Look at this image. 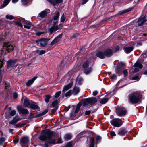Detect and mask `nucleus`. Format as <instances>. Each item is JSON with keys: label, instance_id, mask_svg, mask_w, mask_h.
Returning a JSON list of instances; mask_svg holds the SVG:
<instances>
[{"label": "nucleus", "instance_id": "f03ea898", "mask_svg": "<svg viewBox=\"0 0 147 147\" xmlns=\"http://www.w3.org/2000/svg\"><path fill=\"white\" fill-rule=\"evenodd\" d=\"M140 94L138 92H134L130 98V102L132 103L138 102L140 99Z\"/></svg>", "mask_w": 147, "mask_h": 147}, {"label": "nucleus", "instance_id": "338daca9", "mask_svg": "<svg viewBox=\"0 0 147 147\" xmlns=\"http://www.w3.org/2000/svg\"><path fill=\"white\" fill-rule=\"evenodd\" d=\"M58 142L59 143H62V141L61 138H59L58 139Z\"/></svg>", "mask_w": 147, "mask_h": 147}, {"label": "nucleus", "instance_id": "72a5a7b5", "mask_svg": "<svg viewBox=\"0 0 147 147\" xmlns=\"http://www.w3.org/2000/svg\"><path fill=\"white\" fill-rule=\"evenodd\" d=\"M16 120V117H13V119L9 122V124L12 125H14L17 123Z\"/></svg>", "mask_w": 147, "mask_h": 147}, {"label": "nucleus", "instance_id": "39448f33", "mask_svg": "<svg viewBox=\"0 0 147 147\" xmlns=\"http://www.w3.org/2000/svg\"><path fill=\"white\" fill-rule=\"evenodd\" d=\"M115 108L117 115L119 116L124 115L126 113V111L124 107L117 106Z\"/></svg>", "mask_w": 147, "mask_h": 147}, {"label": "nucleus", "instance_id": "a211bd4d", "mask_svg": "<svg viewBox=\"0 0 147 147\" xmlns=\"http://www.w3.org/2000/svg\"><path fill=\"white\" fill-rule=\"evenodd\" d=\"M37 78V77L35 76L32 79L29 80L26 83V86H31Z\"/></svg>", "mask_w": 147, "mask_h": 147}, {"label": "nucleus", "instance_id": "49530a36", "mask_svg": "<svg viewBox=\"0 0 147 147\" xmlns=\"http://www.w3.org/2000/svg\"><path fill=\"white\" fill-rule=\"evenodd\" d=\"M44 32H40V31H38L36 32L35 34L36 35L39 36L42 35V34H44Z\"/></svg>", "mask_w": 147, "mask_h": 147}, {"label": "nucleus", "instance_id": "052dcab7", "mask_svg": "<svg viewBox=\"0 0 147 147\" xmlns=\"http://www.w3.org/2000/svg\"><path fill=\"white\" fill-rule=\"evenodd\" d=\"M45 51L44 50H41V51H40V55H42V54H45Z\"/></svg>", "mask_w": 147, "mask_h": 147}, {"label": "nucleus", "instance_id": "dca6fc26", "mask_svg": "<svg viewBox=\"0 0 147 147\" xmlns=\"http://www.w3.org/2000/svg\"><path fill=\"white\" fill-rule=\"evenodd\" d=\"M29 141V139L28 137H24L21 139L20 140V144L24 146L27 144Z\"/></svg>", "mask_w": 147, "mask_h": 147}, {"label": "nucleus", "instance_id": "c03bdc74", "mask_svg": "<svg viewBox=\"0 0 147 147\" xmlns=\"http://www.w3.org/2000/svg\"><path fill=\"white\" fill-rule=\"evenodd\" d=\"M61 91H58L56 92L55 95V98H57L59 97L61 94Z\"/></svg>", "mask_w": 147, "mask_h": 147}, {"label": "nucleus", "instance_id": "4468645a", "mask_svg": "<svg viewBox=\"0 0 147 147\" xmlns=\"http://www.w3.org/2000/svg\"><path fill=\"white\" fill-rule=\"evenodd\" d=\"M17 61V60H10L7 61V67L9 68L13 67L16 64Z\"/></svg>", "mask_w": 147, "mask_h": 147}, {"label": "nucleus", "instance_id": "680f3d73", "mask_svg": "<svg viewBox=\"0 0 147 147\" xmlns=\"http://www.w3.org/2000/svg\"><path fill=\"white\" fill-rule=\"evenodd\" d=\"M110 135L112 136H116V134L114 131H112L110 132Z\"/></svg>", "mask_w": 147, "mask_h": 147}, {"label": "nucleus", "instance_id": "69168bd1", "mask_svg": "<svg viewBox=\"0 0 147 147\" xmlns=\"http://www.w3.org/2000/svg\"><path fill=\"white\" fill-rule=\"evenodd\" d=\"M90 113H91L90 111V110L87 111H86V112L85 113V114L86 115H88L90 114Z\"/></svg>", "mask_w": 147, "mask_h": 147}, {"label": "nucleus", "instance_id": "7ed1b4c3", "mask_svg": "<svg viewBox=\"0 0 147 147\" xmlns=\"http://www.w3.org/2000/svg\"><path fill=\"white\" fill-rule=\"evenodd\" d=\"M14 47V46L10 43H5L4 44L2 51L3 53H6V51L7 53H8L13 50V49Z\"/></svg>", "mask_w": 147, "mask_h": 147}, {"label": "nucleus", "instance_id": "bf43d9fd", "mask_svg": "<svg viewBox=\"0 0 147 147\" xmlns=\"http://www.w3.org/2000/svg\"><path fill=\"white\" fill-rule=\"evenodd\" d=\"M13 98L14 99L18 97V95L17 93L16 92H15L13 93Z\"/></svg>", "mask_w": 147, "mask_h": 147}, {"label": "nucleus", "instance_id": "c756f323", "mask_svg": "<svg viewBox=\"0 0 147 147\" xmlns=\"http://www.w3.org/2000/svg\"><path fill=\"white\" fill-rule=\"evenodd\" d=\"M132 9V8H131V7L125 10L124 11H120V12H119V15H121L124 13H126L127 12L130 11H131V10Z\"/></svg>", "mask_w": 147, "mask_h": 147}, {"label": "nucleus", "instance_id": "e2e57ef3", "mask_svg": "<svg viewBox=\"0 0 147 147\" xmlns=\"http://www.w3.org/2000/svg\"><path fill=\"white\" fill-rule=\"evenodd\" d=\"M57 108H58V107H56L53 108L52 109V113H54L57 110Z\"/></svg>", "mask_w": 147, "mask_h": 147}, {"label": "nucleus", "instance_id": "bb28decb", "mask_svg": "<svg viewBox=\"0 0 147 147\" xmlns=\"http://www.w3.org/2000/svg\"><path fill=\"white\" fill-rule=\"evenodd\" d=\"M90 64V62L88 61H85L83 65V67L84 69L85 70V69L87 68L89 66Z\"/></svg>", "mask_w": 147, "mask_h": 147}, {"label": "nucleus", "instance_id": "ddd939ff", "mask_svg": "<svg viewBox=\"0 0 147 147\" xmlns=\"http://www.w3.org/2000/svg\"><path fill=\"white\" fill-rule=\"evenodd\" d=\"M49 12L50 10L48 9H46L39 14L38 18L40 17L42 18H45Z\"/></svg>", "mask_w": 147, "mask_h": 147}, {"label": "nucleus", "instance_id": "0eeeda50", "mask_svg": "<svg viewBox=\"0 0 147 147\" xmlns=\"http://www.w3.org/2000/svg\"><path fill=\"white\" fill-rule=\"evenodd\" d=\"M17 109L20 115L22 114L26 115L28 114L29 112L28 110L22 108L20 105H18L17 107Z\"/></svg>", "mask_w": 147, "mask_h": 147}, {"label": "nucleus", "instance_id": "c9c22d12", "mask_svg": "<svg viewBox=\"0 0 147 147\" xmlns=\"http://www.w3.org/2000/svg\"><path fill=\"white\" fill-rule=\"evenodd\" d=\"M71 138V135L69 134H66L64 137L65 139L67 140H70Z\"/></svg>", "mask_w": 147, "mask_h": 147}, {"label": "nucleus", "instance_id": "a18cd8bd", "mask_svg": "<svg viewBox=\"0 0 147 147\" xmlns=\"http://www.w3.org/2000/svg\"><path fill=\"white\" fill-rule=\"evenodd\" d=\"M6 18L7 19L12 20L14 18V16L12 15H7Z\"/></svg>", "mask_w": 147, "mask_h": 147}, {"label": "nucleus", "instance_id": "f704fd0d", "mask_svg": "<svg viewBox=\"0 0 147 147\" xmlns=\"http://www.w3.org/2000/svg\"><path fill=\"white\" fill-rule=\"evenodd\" d=\"M91 143L90 144L89 147H94V139L93 138H91L90 139Z\"/></svg>", "mask_w": 147, "mask_h": 147}, {"label": "nucleus", "instance_id": "a878e982", "mask_svg": "<svg viewBox=\"0 0 147 147\" xmlns=\"http://www.w3.org/2000/svg\"><path fill=\"white\" fill-rule=\"evenodd\" d=\"M58 101L57 100H56L53 101L51 104L50 105V107H51L54 108L56 107H58Z\"/></svg>", "mask_w": 147, "mask_h": 147}, {"label": "nucleus", "instance_id": "20e7f679", "mask_svg": "<svg viewBox=\"0 0 147 147\" xmlns=\"http://www.w3.org/2000/svg\"><path fill=\"white\" fill-rule=\"evenodd\" d=\"M123 121L120 119L115 118L110 121L111 124L115 127H119L123 124Z\"/></svg>", "mask_w": 147, "mask_h": 147}, {"label": "nucleus", "instance_id": "b1692460", "mask_svg": "<svg viewBox=\"0 0 147 147\" xmlns=\"http://www.w3.org/2000/svg\"><path fill=\"white\" fill-rule=\"evenodd\" d=\"M92 70V69L91 67H90L89 68H87L85 69L84 70V72L86 74H88L90 73Z\"/></svg>", "mask_w": 147, "mask_h": 147}, {"label": "nucleus", "instance_id": "1a4fd4ad", "mask_svg": "<svg viewBox=\"0 0 147 147\" xmlns=\"http://www.w3.org/2000/svg\"><path fill=\"white\" fill-rule=\"evenodd\" d=\"M59 16V12L58 11H56L52 19V21L53 23V25H57V24L58 23Z\"/></svg>", "mask_w": 147, "mask_h": 147}, {"label": "nucleus", "instance_id": "09e8293b", "mask_svg": "<svg viewBox=\"0 0 147 147\" xmlns=\"http://www.w3.org/2000/svg\"><path fill=\"white\" fill-rule=\"evenodd\" d=\"M5 139L4 138L2 137L0 138V145H2L5 141Z\"/></svg>", "mask_w": 147, "mask_h": 147}, {"label": "nucleus", "instance_id": "cd10ccee", "mask_svg": "<svg viewBox=\"0 0 147 147\" xmlns=\"http://www.w3.org/2000/svg\"><path fill=\"white\" fill-rule=\"evenodd\" d=\"M24 104L26 107L30 106V103L28 99L26 98L24 100Z\"/></svg>", "mask_w": 147, "mask_h": 147}, {"label": "nucleus", "instance_id": "473e14b6", "mask_svg": "<svg viewBox=\"0 0 147 147\" xmlns=\"http://www.w3.org/2000/svg\"><path fill=\"white\" fill-rule=\"evenodd\" d=\"M50 143L53 144H55V143L53 141H51L50 142L46 141L45 142V147H48L49 146L50 144Z\"/></svg>", "mask_w": 147, "mask_h": 147}, {"label": "nucleus", "instance_id": "2f4dec72", "mask_svg": "<svg viewBox=\"0 0 147 147\" xmlns=\"http://www.w3.org/2000/svg\"><path fill=\"white\" fill-rule=\"evenodd\" d=\"M10 0H5L3 2V5L1 6V8H3L6 6L9 3Z\"/></svg>", "mask_w": 147, "mask_h": 147}, {"label": "nucleus", "instance_id": "6e6552de", "mask_svg": "<svg viewBox=\"0 0 147 147\" xmlns=\"http://www.w3.org/2000/svg\"><path fill=\"white\" fill-rule=\"evenodd\" d=\"M59 27L57 25H53L51 28H49V34H52L53 32L56 31L59 29H61L62 27V25L60 24L59 25Z\"/></svg>", "mask_w": 147, "mask_h": 147}, {"label": "nucleus", "instance_id": "5fc2aeb1", "mask_svg": "<svg viewBox=\"0 0 147 147\" xmlns=\"http://www.w3.org/2000/svg\"><path fill=\"white\" fill-rule=\"evenodd\" d=\"M72 145V142H69L67 143L66 147H71Z\"/></svg>", "mask_w": 147, "mask_h": 147}, {"label": "nucleus", "instance_id": "6e6d98bb", "mask_svg": "<svg viewBox=\"0 0 147 147\" xmlns=\"http://www.w3.org/2000/svg\"><path fill=\"white\" fill-rule=\"evenodd\" d=\"M123 74L125 76H127L128 72L127 69L124 70L123 71Z\"/></svg>", "mask_w": 147, "mask_h": 147}, {"label": "nucleus", "instance_id": "f257e3e1", "mask_svg": "<svg viewBox=\"0 0 147 147\" xmlns=\"http://www.w3.org/2000/svg\"><path fill=\"white\" fill-rule=\"evenodd\" d=\"M53 132L50 131H47L45 133L40 136L39 139L41 141H45L47 140L51 139L53 136Z\"/></svg>", "mask_w": 147, "mask_h": 147}, {"label": "nucleus", "instance_id": "4be33fe9", "mask_svg": "<svg viewBox=\"0 0 147 147\" xmlns=\"http://www.w3.org/2000/svg\"><path fill=\"white\" fill-rule=\"evenodd\" d=\"M73 85L72 82L68 84H67L65 86L63 89V92H64L68 90Z\"/></svg>", "mask_w": 147, "mask_h": 147}, {"label": "nucleus", "instance_id": "4c0bfd02", "mask_svg": "<svg viewBox=\"0 0 147 147\" xmlns=\"http://www.w3.org/2000/svg\"><path fill=\"white\" fill-rule=\"evenodd\" d=\"M108 100V98H103L102 99L100 103L102 104H104L106 103Z\"/></svg>", "mask_w": 147, "mask_h": 147}, {"label": "nucleus", "instance_id": "9d476101", "mask_svg": "<svg viewBox=\"0 0 147 147\" xmlns=\"http://www.w3.org/2000/svg\"><path fill=\"white\" fill-rule=\"evenodd\" d=\"M134 67H135V68L133 71H131V70H130V71L132 73L136 72L138 71L139 69H141L142 68V65L141 63L138 62V61H137L134 64Z\"/></svg>", "mask_w": 147, "mask_h": 147}, {"label": "nucleus", "instance_id": "2eb2a0df", "mask_svg": "<svg viewBox=\"0 0 147 147\" xmlns=\"http://www.w3.org/2000/svg\"><path fill=\"white\" fill-rule=\"evenodd\" d=\"M146 17L145 16L143 17H140L139 18L137 22H138V26H140L142 25L143 23L147 20L145 19Z\"/></svg>", "mask_w": 147, "mask_h": 147}, {"label": "nucleus", "instance_id": "c85d7f7f", "mask_svg": "<svg viewBox=\"0 0 147 147\" xmlns=\"http://www.w3.org/2000/svg\"><path fill=\"white\" fill-rule=\"evenodd\" d=\"M29 107L32 109H36L38 108V106L36 104H32L30 105Z\"/></svg>", "mask_w": 147, "mask_h": 147}, {"label": "nucleus", "instance_id": "4d7b16f0", "mask_svg": "<svg viewBox=\"0 0 147 147\" xmlns=\"http://www.w3.org/2000/svg\"><path fill=\"white\" fill-rule=\"evenodd\" d=\"M139 79V77L137 76L133 77L132 78V79L133 80H138Z\"/></svg>", "mask_w": 147, "mask_h": 147}, {"label": "nucleus", "instance_id": "a19ab883", "mask_svg": "<svg viewBox=\"0 0 147 147\" xmlns=\"http://www.w3.org/2000/svg\"><path fill=\"white\" fill-rule=\"evenodd\" d=\"M82 79L81 77H79L77 78L76 81V83L80 84L82 83Z\"/></svg>", "mask_w": 147, "mask_h": 147}, {"label": "nucleus", "instance_id": "37998d69", "mask_svg": "<svg viewBox=\"0 0 147 147\" xmlns=\"http://www.w3.org/2000/svg\"><path fill=\"white\" fill-rule=\"evenodd\" d=\"M16 111L15 110H12L10 113L9 115L10 116L12 117L16 114Z\"/></svg>", "mask_w": 147, "mask_h": 147}, {"label": "nucleus", "instance_id": "9b49d317", "mask_svg": "<svg viewBox=\"0 0 147 147\" xmlns=\"http://www.w3.org/2000/svg\"><path fill=\"white\" fill-rule=\"evenodd\" d=\"M48 40L46 38H42L38 40L36 42L38 44H40L41 46L45 47L48 43Z\"/></svg>", "mask_w": 147, "mask_h": 147}, {"label": "nucleus", "instance_id": "603ef678", "mask_svg": "<svg viewBox=\"0 0 147 147\" xmlns=\"http://www.w3.org/2000/svg\"><path fill=\"white\" fill-rule=\"evenodd\" d=\"M47 112H48V110H45L44 112H42V113H40V114H39L38 115H39L38 116H42V115H44L46 113H47Z\"/></svg>", "mask_w": 147, "mask_h": 147}, {"label": "nucleus", "instance_id": "393cba45", "mask_svg": "<svg viewBox=\"0 0 147 147\" xmlns=\"http://www.w3.org/2000/svg\"><path fill=\"white\" fill-rule=\"evenodd\" d=\"M80 91V89L79 88L77 87H75L73 89V93L74 95H76Z\"/></svg>", "mask_w": 147, "mask_h": 147}, {"label": "nucleus", "instance_id": "f8f14e48", "mask_svg": "<svg viewBox=\"0 0 147 147\" xmlns=\"http://www.w3.org/2000/svg\"><path fill=\"white\" fill-rule=\"evenodd\" d=\"M62 38V34H59L52 41L50 44L51 46L58 42Z\"/></svg>", "mask_w": 147, "mask_h": 147}, {"label": "nucleus", "instance_id": "7c9ffc66", "mask_svg": "<svg viewBox=\"0 0 147 147\" xmlns=\"http://www.w3.org/2000/svg\"><path fill=\"white\" fill-rule=\"evenodd\" d=\"M127 132V131L125 129H123L119 131L118 133V134L120 136H124Z\"/></svg>", "mask_w": 147, "mask_h": 147}, {"label": "nucleus", "instance_id": "f3484780", "mask_svg": "<svg viewBox=\"0 0 147 147\" xmlns=\"http://www.w3.org/2000/svg\"><path fill=\"white\" fill-rule=\"evenodd\" d=\"M96 55L97 57L102 59L104 58L105 56V52L101 51L97 52Z\"/></svg>", "mask_w": 147, "mask_h": 147}, {"label": "nucleus", "instance_id": "423d86ee", "mask_svg": "<svg viewBox=\"0 0 147 147\" xmlns=\"http://www.w3.org/2000/svg\"><path fill=\"white\" fill-rule=\"evenodd\" d=\"M97 101V99L95 97H91L85 99L83 101V104L84 105H91L95 103Z\"/></svg>", "mask_w": 147, "mask_h": 147}, {"label": "nucleus", "instance_id": "ea45409f", "mask_svg": "<svg viewBox=\"0 0 147 147\" xmlns=\"http://www.w3.org/2000/svg\"><path fill=\"white\" fill-rule=\"evenodd\" d=\"M29 2V0H22L21 2L24 5H26Z\"/></svg>", "mask_w": 147, "mask_h": 147}, {"label": "nucleus", "instance_id": "3c124183", "mask_svg": "<svg viewBox=\"0 0 147 147\" xmlns=\"http://www.w3.org/2000/svg\"><path fill=\"white\" fill-rule=\"evenodd\" d=\"M47 112H48V110H45L44 112H42V113H40V114H39L38 115H39L38 116H42V115H44L46 113H47Z\"/></svg>", "mask_w": 147, "mask_h": 147}, {"label": "nucleus", "instance_id": "864d4df0", "mask_svg": "<svg viewBox=\"0 0 147 147\" xmlns=\"http://www.w3.org/2000/svg\"><path fill=\"white\" fill-rule=\"evenodd\" d=\"M65 19V18L64 16V15L63 14L61 18V22H63Z\"/></svg>", "mask_w": 147, "mask_h": 147}, {"label": "nucleus", "instance_id": "79ce46f5", "mask_svg": "<svg viewBox=\"0 0 147 147\" xmlns=\"http://www.w3.org/2000/svg\"><path fill=\"white\" fill-rule=\"evenodd\" d=\"M116 71L117 73H120L121 72L122 69L119 66H117L116 68Z\"/></svg>", "mask_w": 147, "mask_h": 147}, {"label": "nucleus", "instance_id": "58836bf2", "mask_svg": "<svg viewBox=\"0 0 147 147\" xmlns=\"http://www.w3.org/2000/svg\"><path fill=\"white\" fill-rule=\"evenodd\" d=\"M50 96L48 95H47L45 96V100L46 102H49V100L50 98Z\"/></svg>", "mask_w": 147, "mask_h": 147}, {"label": "nucleus", "instance_id": "de8ad7c7", "mask_svg": "<svg viewBox=\"0 0 147 147\" xmlns=\"http://www.w3.org/2000/svg\"><path fill=\"white\" fill-rule=\"evenodd\" d=\"M72 93V91L71 90H69L65 94L66 97H67L71 95Z\"/></svg>", "mask_w": 147, "mask_h": 147}, {"label": "nucleus", "instance_id": "0e129e2a", "mask_svg": "<svg viewBox=\"0 0 147 147\" xmlns=\"http://www.w3.org/2000/svg\"><path fill=\"white\" fill-rule=\"evenodd\" d=\"M2 71L1 70H0V83H1L2 81Z\"/></svg>", "mask_w": 147, "mask_h": 147}, {"label": "nucleus", "instance_id": "774afa93", "mask_svg": "<svg viewBox=\"0 0 147 147\" xmlns=\"http://www.w3.org/2000/svg\"><path fill=\"white\" fill-rule=\"evenodd\" d=\"M98 93V92L97 91H94L93 92V95L94 96H96L97 94Z\"/></svg>", "mask_w": 147, "mask_h": 147}, {"label": "nucleus", "instance_id": "13d9d810", "mask_svg": "<svg viewBox=\"0 0 147 147\" xmlns=\"http://www.w3.org/2000/svg\"><path fill=\"white\" fill-rule=\"evenodd\" d=\"M117 76L113 74V75L112 78V81H114L116 79Z\"/></svg>", "mask_w": 147, "mask_h": 147}, {"label": "nucleus", "instance_id": "e433bc0d", "mask_svg": "<svg viewBox=\"0 0 147 147\" xmlns=\"http://www.w3.org/2000/svg\"><path fill=\"white\" fill-rule=\"evenodd\" d=\"M81 107V104L78 103L76 107L75 111V113H77L78 112L80 109V108Z\"/></svg>", "mask_w": 147, "mask_h": 147}, {"label": "nucleus", "instance_id": "5701e85b", "mask_svg": "<svg viewBox=\"0 0 147 147\" xmlns=\"http://www.w3.org/2000/svg\"><path fill=\"white\" fill-rule=\"evenodd\" d=\"M105 56L110 57L111 56L112 54V50L109 49L106 50L104 52Z\"/></svg>", "mask_w": 147, "mask_h": 147}, {"label": "nucleus", "instance_id": "412c9836", "mask_svg": "<svg viewBox=\"0 0 147 147\" xmlns=\"http://www.w3.org/2000/svg\"><path fill=\"white\" fill-rule=\"evenodd\" d=\"M133 49V47L132 46L130 47H126L124 48V50L125 52L126 53H129L131 52Z\"/></svg>", "mask_w": 147, "mask_h": 147}, {"label": "nucleus", "instance_id": "8fccbe9b", "mask_svg": "<svg viewBox=\"0 0 147 147\" xmlns=\"http://www.w3.org/2000/svg\"><path fill=\"white\" fill-rule=\"evenodd\" d=\"M101 139V137L99 136H96V139L97 141V143H99L100 142Z\"/></svg>", "mask_w": 147, "mask_h": 147}, {"label": "nucleus", "instance_id": "6ab92c4d", "mask_svg": "<svg viewBox=\"0 0 147 147\" xmlns=\"http://www.w3.org/2000/svg\"><path fill=\"white\" fill-rule=\"evenodd\" d=\"M52 3L54 6L56 5L59 3L62 2L63 0H54L53 1L52 0H47Z\"/></svg>", "mask_w": 147, "mask_h": 147}, {"label": "nucleus", "instance_id": "aec40b11", "mask_svg": "<svg viewBox=\"0 0 147 147\" xmlns=\"http://www.w3.org/2000/svg\"><path fill=\"white\" fill-rule=\"evenodd\" d=\"M25 23L24 24V27L27 29H30L31 28V26L32 25L31 22L30 21H26Z\"/></svg>", "mask_w": 147, "mask_h": 147}]
</instances>
